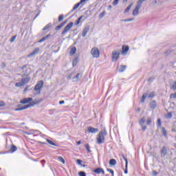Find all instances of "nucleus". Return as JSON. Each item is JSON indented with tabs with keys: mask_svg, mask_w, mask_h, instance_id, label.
I'll list each match as a JSON object with an SVG mask.
<instances>
[{
	"mask_svg": "<svg viewBox=\"0 0 176 176\" xmlns=\"http://www.w3.org/2000/svg\"><path fill=\"white\" fill-rule=\"evenodd\" d=\"M173 118V113L171 112H169L167 113V118L171 119Z\"/></svg>",
	"mask_w": 176,
	"mask_h": 176,
	"instance_id": "44",
	"label": "nucleus"
},
{
	"mask_svg": "<svg viewBox=\"0 0 176 176\" xmlns=\"http://www.w3.org/2000/svg\"><path fill=\"white\" fill-rule=\"evenodd\" d=\"M43 80H40L37 82V84L34 87L35 91H38L43 87Z\"/></svg>",
	"mask_w": 176,
	"mask_h": 176,
	"instance_id": "7",
	"label": "nucleus"
},
{
	"mask_svg": "<svg viewBox=\"0 0 176 176\" xmlns=\"http://www.w3.org/2000/svg\"><path fill=\"white\" fill-rule=\"evenodd\" d=\"M119 56H120V52H118L116 51L112 52V61L113 63H116L118 60H119Z\"/></svg>",
	"mask_w": 176,
	"mask_h": 176,
	"instance_id": "6",
	"label": "nucleus"
},
{
	"mask_svg": "<svg viewBox=\"0 0 176 176\" xmlns=\"http://www.w3.org/2000/svg\"><path fill=\"white\" fill-rule=\"evenodd\" d=\"M28 65H24L23 66H22L21 69H25V68H27Z\"/></svg>",
	"mask_w": 176,
	"mask_h": 176,
	"instance_id": "60",
	"label": "nucleus"
},
{
	"mask_svg": "<svg viewBox=\"0 0 176 176\" xmlns=\"http://www.w3.org/2000/svg\"><path fill=\"white\" fill-rule=\"evenodd\" d=\"M78 175L79 176H86V172H85V171H80V172H78Z\"/></svg>",
	"mask_w": 176,
	"mask_h": 176,
	"instance_id": "40",
	"label": "nucleus"
},
{
	"mask_svg": "<svg viewBox=\"0 0 176 176\" xmlns=\"http://www.w3.org/2000/svg\"><path fill=\"white\" fill-rule=\"evenodd\" d=\"M102 168H96L94 170V173L96 174H100L101 173Z\"/></svg>",
	"mask_w": 176,
	"mask_h": 176,
	"instance_id": "28",
	"label": "nucleus"
},
{
	"mask_svg": "<svg viewBox=\"0 0 176 176\" xmlns=\"http://www.w3.org/2000/svg\"><path fill=\"white\" fill-rule=\"evenodd\" d=\"M91 54H92L94 58H98L100 57V50L98 48L93 47L91 50Z\"/></svg>",
	"mask_w": 176,
	"mask_h": 176,
	"instance_id": "4",
	"label": "nucleus"
},
{
	"mask_svg": "<svg viewBox=\"0 0 176 176\" xmlns=\"http://www.w3.org/2000/svg\"><path fill=\"white\" fill-rule=\"evenodd\" d=\"M52 27V23H49L48 24H47L43 28V31H46L47 30H49V28Z\"/></svg>",
	"mask_w": 176,
	"mask_h": 176,
	"instance_id": "27",
	"label": "nucleus"
},
{
	"mask_svg": "<svg viewBox=\"0 0 176 176\" xmlns=\"http://www.w3.org/2000/svg\"><path fill=\"white\" fill-rule=\"evenodd\" d=\"M126 68H127V65H120L119 67H118V72H124V71H126Z\"/></svg>",
	"mask_w": 176,
	"mask_h": 176,
	"instance_id": "18",
	"label": "nucleus"
},
{
	"mask_svg": "<svg viewBox=\"0 0 176 176\" xmlns=\"http://www.w3.org/2000/svg\"><path fill=\"white\" fill-rule=\"evenodd\" d=\"M41 162H42L43 167H45V163H46V161L42 160Z\"/></svg>",
	"mask_w": 176,
	"mask_h": 176,
	"instance_id": "61",
	"label": "nucleus"
},
{
	"mask_svg": "<svg viewBox=\"0 0 176 176\" xmlns=\"http://www.w3.org/2000/svg\"><path fill=\"white\" fill-rule=\"evenodd\" d=\"M128 165H125L124 174H128L129 171L127 170Z\"/></svg>",
	"mask_w": 176,
	"mask_h": 176,
	"instance_id": "55",
	"label": "nucleus"
},
{
	"mask_svg": "<svg viewBox=\"0 0 176 176\" xmlns=\"http://www.w3.org/2000/svg\"><path fill=\"white\" fill-rule=\"evenodd\" d=\"M30 80H31V77L28 76L25 78H23L21 81L23 85H27Z\"/></svg>",
	"mask_w": 176,
	"mask_h": 176,
	"instance_id": "15",
	"label": "nucleus"
},
{
	"mask_svg": "<svg viewBox=\"0 0 176 176\" xmlns=\"http://www.w3.org/2000/svg\"><path fill=\"white\" fill-rule=\"evenodd\" d=\"M64 20V14H60L58 16V21L60 23V21H63Z\"/></svg>",
	"mask_w": 176,
	"mask_h": 176,
	"instance_id": "34",
	"label": "nucleus"
},
{
	"mask_svg": "<svg viewBox=\"0 0 176 176\" xmlns=\"http://www.w3.org/2000/svg\"><path fill=\"white\" fill-rule=\"evenodd\" d=\"M67 20L62 22L60 25H57L56 28H55V30L56 31H60V30H61V28H63V27H64V25H65V24H67Z\"/></svg>",
	"mask_w": 176,
	"mask_h": 176,
	"instance_id": "14",
	"label": "nucleus"
},
{
	"mask_svg": "<svg viewBox=\"0 0 176 176\" xmlns=\"http://www.w3.org/2000/svg\"><path fill=\"white\" fill-rule=\"evenodd\" d=\"M129 50H130V47H129V45H122L121 53L123 56H125Z\"/></svg>",
	"mask_w": 176,
	"mask_h": 176,
	"instance_id": "10",
	"label": "nucleus"
},
{
	"mask_svg": "<svg viewBox=\"0 0 176 176\" xmlns=\"http://www.w3.org/2000/svg\"><path fill=\"white\" fill-rule=\"evenodd\" d=\"M58 160H59L60 162H61V163H63V164H64V163H65V160L64 158H63V157H61V156H59V157H58Z\"/></svg>",
	"mask_w": 176,
	"mask_h": 176,
	"instance_id": "42",
	"label": "nucleus"
},
{
	"mask_svg": "<svg viewBox=\"0 0 176 176\" xmlns=\"http://www.w3.org/2000/svg\"><path fill=\"white\" fill-rule=\"evenodd\" d=\"M109 166H116V160L111 159L109 162Z\"/></svg>",
	"mask_w": 176,
	"mask_h": 176,
	"instance_id": "24",
	"label": "nucleus"
},
{
	"mask_svg": "<svg viewBox=\"0 0 176 176\" xmlns=\"http://www.w3.org/2000/svg\"><path fill=\"white\" fill-rule=\"evenodd\" d=\"M162 134L164 137H167V131H166L164 127H162Z\"/></svg>",
	"mask_w": 176,
	"mask_h": 176,
	"instance_id": "35",
	"label": "nucleus"
},
{
	"mask_svg": "<svg viewBox=\"0 0 176 176\" xmlns=\"http://www.w3.org/2000/svg\"><path fill=\"white\" fill-rule=\"evenodd\" d=\"M79 63V56L76 57L73 61H72V66L76 67L78 65V63Z\"/></svg>",
	"mask_w": 176,
	"mask_h": 176,
	"instance_id": "19",
	"label": "nucleus"
},
{
	"mask_svg": "<svg viewBox=\"0 0 176 176\" xmlns=\"http://www.w3.org/2000/svg\"><path fill=\"white\" fill-rule=\"evenodd\" d=\"M145 122H146V120L145 119V117H142L141 118V120H140V122H139V124L140 126H142L145 123Z\"/></svg>",
	"mask_w": 176,
	"mask_h": 176,
	"instance_id": "26",
	"label": "nucleus"
},
{
	"mask_svg": "<svg viewBox=\"0 0 176 176\" xmlns=\"http://www.w3.org/2000/svg\"><path fill=\"white\" fill-rule=\"evenodd\" d=\"M83 19V16H80L76 21V25H79L80 23V20Z\"/></svg>",
	"mask_w": 176,
	"mask_h": 176,
	"instance_id": "32",
	"label": "nucleus"
},
{
	"mask_svg": "<svg viewBox=\"0 0 176 176\" xmlns=\"http://www.w3.org/2000/svg\"><path fill=\"white\" fill-rule=\"evenodd\" d=\"M151 123H152V120L151 119V118H148L147 121H146L147 126H151Z\"/></svg>",
	"mask_w": 176,
	"mask_h": 176,
	"instance_id": "39",
	"label": "nucleus"
},
{
	"mask_svg": "<svg viewBox=\"0 0 176 176\" xmlns=\"http://www.w3.org/2000/svg\"><path fill=\"white\" fill-rule=\"evenodd\" d=\"M121 21H124L125 23H128L129 21H134V18L122 19V20H121Z\"/></svg>",
	"mask_w": 176,
	"mask_h": 176,
	"instance_id": "33",
	"label": "nucleus"
},
{
	"mask_svg": "<svg viewBox=\"0 0 176 176\" xmlns=\"http://www.w3.org/2000/svg\"><path fill=\"white\" fill-rule=\"evenodd\" d=\"M119 3V0H114L113 2V5L114 6H116V5H118Z\"/></svg>",
	"mask_w": 176,
	"mask_h": 176,
	"instance_id": "48",
	"label": "nucleus"
},
{
	"mask_svg": "<svg viewBox=\"0 0 176 176\" xmlns=\"http://www.w3.org/2000/svg\"><path fill=\"white\" fill-rule=\"evenodd\" d=\"M76 53V47H73L71 48L70 52H69V55L70 56H74Z\"/></svg>",
	"mask_w": 176,
	"mask_h": 176,
	"instance_id": "23",
	"label": "nucleus"
},
{
	"mask_svg": "<svg viewBox=\"0 0 176 176\" xmlns=\"http://www.w3.org/2000/svg\"><path fill=\"white\" fill-rule=\"evenodd\" d=\"M108 135V132H107V129H104L103 131H101L96 138V144H104L105 142V137Z\"/></svg>",
	"mask_w": 176,
	"mask_h": 176,
	"instance_id": "2",
	"label": "nucleus"
},
{
	"mask_svg": "<svg viewBox=\"0 0 176 176\" xmlns=\"http://www.w3.org/2000/svg\"><path fill=\"white\" fill-rule=\"evenodd\" d=\"M107 170L110 173V174H111L112 176L115 175V173L113 172V170L111 169V168H107Z\"/></svg>",
	"mask_w": 176,
	"mask_h": 176,
	"instance_id": "37",
	"label": "nucleus"
},
{
	"mask_svg": "<svg viewBox=\"0 0 176 176\" xmlns=\"http://www.w3.org/2000/svg\"><path fill=\"white\" fill-rule=\"evenodd\" d=\"M170 89H172V90H176V81L173 82L172 85H170Z\"/></svg>",
	"mask_w": 176,
	"mask_h": 176,
	"instance_id": "38",
	"label": "nucleus"
},
{
	"mask_svg": "<svg viewBox=\"0 0 176 176\" xmlns=\"http://www.w3.org/2000/svg\"><path fill=\"white\" fill-rule=\"evenodd\" d=\"M73 25H74V22H70L68 25L65 26L61 34L64 36V35H65V34H67V32L69 31V29L72 28Z\"/></svg>",
	"mask_w": 176,
	"mask_h": 176,
	"instance_id": "5",
	"label": "nucleus"
},
{
	"mask_svg": "<svg viewBox=\"0 0 176 176\" xmlns=\"http://www.w3.org/2000/svg\"><path fill=\"white\" fill-rule=\"evenodd\" d=\"M134 5L133 3H131L128 7L124 10V13H129V12H130V9H131V8H133V6Z\"/></svg>",
	"mask_w": 176,
	"mask_h": 176,
	"instance_id": "21",
	"label": "nucleus"
},
{
	"mask_svg": "<svg viewBox=\"0 0 176 176\" xmlns=\"http://www.w3.org/2000/svg\"><path fill=\"white\" fill-rule=\"evenodd\" d=\"M90 30V27L88 26L87 28H85L83 30H82V35L83 36V38H85L86 36V35L87 34V33L89 32Z\"/></svg>",
	"mask_w": 176,
	"mask_h": 176,
	"instance_id": "17",
	"label": "nucleus"
},
{
	"mask_svg": "<svg viewBox=\"0 0 176 176\" xmlns=\"http://www.w3.org/2000/svg\"><path fill=\"white\" fill-rule=\"evenodd\" d=\"M5 105H6V103H5V102L3 101L0 102V107H5Z\"/></svg>",
	"mask_w": 176,
	"mask_h": 176,
	"instance_id": "53",
	"label": "nucleus"
},
{
	"mask_svg": "<svg viewBox=\"0 0 176 176\" xmlns=\"http://www.w3.org/2000/svg\"><path fill=\"white\" fill-rule=\"evenodd\" d=\"M85 2H86V0H80V1L78 2V3H80V5H82V3H85Z\"/></svg>",
	"mask_w": 176,
	"mask_h": 176,
	"instance_id": "58",
	"label": "nucleus"
},
{
	"mask_svg": "<svg viewBox=\"0 0 176 176\" xmlns=\"http://www.w3.org/2000/svg\"><path fill=\"white\" fill-rule=\"evenodd\" d=\"M16 38H17V36H13L11 38H10V42H14V41L16 40Z\"/></svg>",
	"mask_w": 176,
	"mask_h": 176,
	"instance_id": "47",
	"label": "nucleus"
},
{
	"mask_svg": "<svg viewBox=\"0 0 176 176\" xmlns=\"http://www.w3.org/2000/svg\"><path fill=\"white\" fill-rule=\"evenodd\" d=\"M157 174H159V173H157L156 170H153V176H156Z\"/></svg>",
	"mask_w": 176,
	"mask_h": 176,
	"instance_id": "54",
	"label": "nucleus"
},
{
	"mask_svg": "<svg viewBox=\"0 0 176 176\" xmlns=\"http://www.w3.org/2000/svg\"><path fill=\"white\" fill-rule=\"evenodd\" d=\"M148 105L151 109H156V107H157L156 100H152L151 102H150Z\"/></svg>",
	"mask_w": 176,
	"mask_h": 176,
	"instance_id": "12",
	"label": "nucleus"
},
{
	"mask_svg": "<svg viewBox=\"0 0 176 176\" xmlns=\"http://www.w3.org/2000/svg\"><path fill=\"white\" fill-rule=\"evenodd\" d=\"M161 157H166L167 155V147L164 146L160 151Z\"/></svg>",
	"mask_w": 176,
	"mask_h": 176,
	"instance_id": "9",
	"label": "nucleus"
},
{
	"mask_svg": "<svg viewBox=\"0 0 176 176\" xmlns=\"http://www.w3.org/2000/svg\"><path fill=\"white\" fill-rule=\"evenodd\" d=\"M38 53H39V47L35 48L32 53L28 55V57H34V56H35V54H38Z\"/></svg>",
	"mask_w": 176,
	"mask_h": 176,
	"instance_id": "16",
	"label": "nucleus"
},
{
	"mask_svg": "<svg viewBox=\"0 0 176 176\" xmlns=\"http://www.w3.org/2000/svg\"><path fill=\"white\" fill-rule=\"evenodd\" d=\"M22 74H23V76H25L27 75V74H28L27 70L23 71V72H22Z\"/></svg>",
	"mask_w": 176,
	"mask_h": 176,
	"instance_id": "56",
	"label": "nucleus"
},
{
	"mask_svg": "<svg viewBox=\"0 0 176 176\" xmlns=\"http://www.w3.org/2000/svg\"><path fill=\"white\" fill-rule=\"evenodd\" d=\"M44 38H45V41H46V39H47L48 38H50V34H48V35L44 36Z\"/></svg>",
	"mask_w": 176,
	"mask_h": 176,
	"instance_id": "62",
	"label": "nucleus"
},
{
	"mask_svg": "<svg viewBox=\"0 0 176 176\" xmlns=\"http://www.w3.org/2000/svg\"><path fill=\"white\" fill-rule=\"evenodd\" d=\"M105 14H107V12L105 11H103L102 13L99 14V19H102V17H104Z\"/></svg>",
	"mask_w": 176,
	"mask_h": 176,
	"instance_id": "36",
	"label": "nucleus"
},
{
	"mask_svg": "<svg viewBox=\"0 0 176 176\" xmlns=\"http://www.w3.org/2000/svg\"><path fill=\"white\" fill-rule=\"evenodd\" d=\"M155 79V77H150L147 81L148 82H153V80Z\"/></svg>",
	"mask_w": 176,
	"mask_h": 176,
	"instance_id": "52",
	"label": "nucleus"
},
{
	"mask_svg": "<svg viewBox=\"0 0 176 176\" xmlns=\"http://www.w3.org/2000/svg\"><path fill=\"white\" fill-rule=\"evenodd\" d=\"M146 0H138L137 3L138 5L135 6V9L133 10L132 14L133 16H138L140 14V9L142 6V2H144Z\"/></svg>",
	"mask_w": 176,
	"mask_h": 176,
	"instance_id": "3",
	"label": "nucleus"
},
{
	"mask_svg": "<svg viewBox=\"0 0 176 176\" xmlns=\"http://www.w3.org/2000/svg\"><path fill=\"white\" fill-rule=\"evenodd\" d=\"M65 101H64V100L59 101L60 105H63V104H65Z\"/></svg>",
	"mask_w": 176,
	"mask_h": 176,
	"instance_id": "59",
	"label": "nucleus"
},
{
	"mask_svg": "<svg viewBox=\"0 0 176 176\" xmlns=\"http://www.w3.org/2000/svg\"><path fill=\"white\" fill-rule=\"evenodd\" d=\"M146 97H148V92L144 93V94L142 95V98H141V100H140V102H141L142 104H144V102H145V98H146Z\"/></svg>",
	"mask_w": 176,
	"mask_h": 176,
	"instance_id": "20",
	"label": "nucleus"
},
{
	"mask_svg": "<svg viewBox=\"0 0 176 176\" xmlns=\"http://www.w3.org/2000/svg\"><path fill=\"white\" fill-rule=\"evenodd\" d=\"M79 6H80V3H77L72 8V10L69 12V14H71V13H72V12H74V10H76V9H78V8H79Z\"/></svg>",
	"mask_w": 176,
	"mask_h": 176,
	"instance_id": "22",
	"label": "nucleus"
},
{
	"mask_svg": "<svg viewBox=\"0 0 176 176\" xmlns=\"http://www.w3.org/2000/svg\"><path fill=\"white\" fill-rule=\"evenodd\" d=\"M85 149H87V151L88 153H91V150H90V145H89V144H86L85 145Z\"/></svg>",
	"mask_w": 176,
	"mask_h": 176,
	"instance_id": "29",
	"label": "nucleus"
},
{
	"mask_svg": "<svg viewBox=\"0 0 176 176\" xmlns=\"http://www.w3.org/2000/svg\"><path fill=\"white\" fill-rule=\"evenodd\" d=\"M155 91H151L149 93L148 96V98H153L155 97Z\"/></svg>",
	"mask_w": 176,
	"mask_h": 176,
	"instance_id": "31",
	"label": "nucleus"
},
{
	"mask_svg": "<svg viewBox=\"0 0 176 176\" xmlns=\"http://www.w3.org/2000/svg\"><path fill=\"white\" fill-rule=\"evenodd\" d=\"M171 50H168L166 52H165V56H168V54H170V53H171Z\"/></svg>",
	"mask_w": 176,
	"mask_h": 176,
	"instance_id": "50",
	"label": "nucleus"
},
{
	"mask_svg": "<svg viewBox=\"0 0 176 176\" xmlns=\"http://www.w3.org/2000/svg\"><path fill=\"white\" fill-rule=\"evenodd\" d=\"M77 145H80L82 144V142L80 140L76 142Z\"/></svg>",
	"mask_w": 176,
	"mask_h": 176,
	"instance_id": "63",
	"label": "nucleus"
},
{
	"mask_svg": "<svg viewBox=\"0 0 176 176\" xmlns=\"http://www.w3.org/2000/svg\"><path fill=\"white\" fill-rule=\"evenodd\" d=\"M32 101V98H25L23 100H20L21 104H29Z\"/></svg>",
	"mask_w": 176,
	"mask_h": 176,
	"instance_id": "11",
	"label": "nucleus"
},
{
	"mask_svg": "<svg viewBox=\"0 0 176 176\" xmlns=\"http://www.w3.org/2000/svg\"><path fill=\"white\" fill-rule=\"evenodd\" d=\"M122 157H123L124 160H125V166H128L129 165V161H127V158L125 157V156L124 155H122Z\"/></svg>",
	"mask_w": 176,
	"mask_h": 176,
	"instance_id": "43",
	"label": "nucleus"
},
{
	"mask_svg": "<svg viewBox=\"0 0 176 176\" xmlns=\"http://www.w3.org/2000/svg\"><path fill=\"white\" fill-rule=\"evenodd\" d=\"M17 151V146L15 145H12L10 148V151L13 153V152H16Z\"/></svg>",
	"mask_w": 176,
	"mask_h": 176,
	"instance_id": "30",
	"label": "nucleus"
},
{
	"mask_svg": "<svg viewBox=\"0 0 176 176\" xmlns=\"http://www.w3.org/2000/svg\"><path fill=\"white\" fill-rule=\"evenodd\" d=\"M43 101V99L38 98L35 99L34 100L30 102V103L25 104L23 106V104H17L16 108L14 109L15 112H17L19 111H24V109H28L30 107H34V105H38V104H40V102H42Z\"/></svg>",
	"mask_w": 176,
	"mask_h": 176,
	"instance_id": "1",
	"label": "nucleus"
},
{
	"mask_svg": "<svg viewBox=\"0 0 176 176\" xmlns=\"http://www.w3.org/2000/svg\"><path fill=\"white\" fill-rule=\"evenodd\" d=\"M82 73H78L76 76L73 77L74 82H79L80 80V78L82 76Z\"/></svg>",
	"mask_w": 176,
	"mask_h": 176,
	"instance_id": "13",
	"label": "nucleus"
},
{
	"mask_svg": "<svg viewBox=\"0 0 176 176\" xmlns=\"http://www.w3.org/2000/svg\"><path fill=\"white\" fill-rule=\"evenodd\" d=\"M23 83L21 82H21H16V84H15V86H16V87H21V86H23Z\"/></svg>",
	"mask_w": 176,
	"mask_h": 176,
	"instance_id": "45",
	"label": "nucleus"
},
{
	"mask_svg": "<svg viewBox=\"0 0 176 176\" xmlns=\"http://www.w3.org/2000/svg\"><path fill=\"white\" fill-rule=\"evenodd\" d=\"M46 41V38L43 37L41 39L38 41V43H42V42H45Z\"/></svg>",
	"mask_w": 176,
	"mask_h": 176,
	"instance_id": "49",
	"label": "nucleus"
},
{
	"mask_svg": "<svg viewBox=\"0 0 176 176\" xmlns=\"http://www.w3.org/2000/svg\"><path fill=\"white\" fill-rule=\"evenodd\" d=\"M100 173H102V174H103V175L105 174V171H104V169H102V168L100 170Z\"/></svg>",
	"mask_w": 176,
	"mask_h": 176,
	"instance_id": "64",
	"label": "nucleus"
},
{
	"mask_svg": "<svg viewBox=\"0 0 176 176\" xmlns=\"http://www.w3.org/2000/svg\"><path fill=\"white\" fill-rule=\"evenodd\" d=\"M87 131L89 133H91V134H96V133H98L99 130L97 128H94L92 126H88Z\"/></svg>",
	"mask_w": 176,
	"mask_h": 176,
	"instance_id": "8",
	"label": "nucleus"
},
{
	"mask_svg": "<svg viewBox=\"0 0 176 176\" xmlns=\"http://www.w3.org/2000/svg\"><path fill=\"white\" fill-rule=\"evenodd\" d=\"M157 127H162V120L157 119Z\"/></svg>",
	"mask_w": 176,
	"mask_h": 176,
	"instance_id": "41",
	"label": "nucleus"
},
{
	"mask_svg": "<svg viewBox=\"0 0 176 176\" xmlns=\"http://www.w3.org/2000/svg\"><path fill=\"white\" fill-rule=\"evenodd\" d=\"M76 163H77V164L82 166V163H83V161L82 160H77Z\"/></svg>",
	"mask_w": 176,
	"mask_h": 176,
	"instance_id": "46",
	"label": "nucleus"
},
{
	"mask_svg": "<svg viewBox=\"0 0 176 176\" xmlns=\"http://www.w3.org/2000/svg\"><path fill=\"white\" fill-rule=\"evenodd\" d=\"M47 142H48V144H50V145H52L53 146H58V144H56V143H54L53 141L47 139Z\"/></svg>",
	"mask_w": 176,
	"mask_h": 176,
	"instance_id": "25",
	"label": "nucleus"
},
{
	"mask_svg": "<svg viewBox=\"0 0 176 176\" xmlns=\"http://www.w3.org/2000/svg\"><path fill=\"white\" fill-rule=\"evenodd\" d=\"M142 131H145V130H146V126L142 125Z\"/></svg>",
	"mask_w": 176,
	"mask_h": 176,
	"instance_id": "57",
	"label": "nucleus"
},
{
	"mask_svg": "<svg viewBox=\"0 0 176 176\" xmlns=\"http://www.w3.org/2000/svg\"><path fill=\"white\" fill-rule=\"evenodd\" d=\"M170 97V98H176V93L171 94Z\"/></svg>",
	"mask_w": 176,
	"mask_h": 176,
	"instance_id": "51",
	"label": "nucleus"
}]
</instances>
